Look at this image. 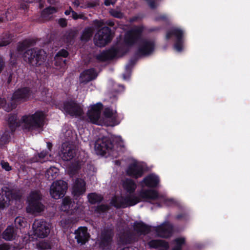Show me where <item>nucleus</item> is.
Masks as SVG:
<instances>
[{
    "instance_id": "f257e3e1",
    "label": "nucleus",
    "mask_w": 250,
    "mask_h": 250,
    "mask_svg": "<svg viewBox=\"0 0 250 250\" xmlns=\"http://www.w3.org/2000/svg\"><path fill=\"white\" fill-rule=\"evenodd\" d=\"M140 198L145 200L162 199L167 205L173 203L171 199H168L164 195L160 194L154 189H143L140 191L139 197L134 195H129L126 197H115L111 201V204L115 207L125 208L133 206L140 201Z\"/></svg>"
},
{
    "instance_id": "f03ea898",
    "label": "nucleus",
    "mask_w": 250,
    "mask_h": 250,
    "mask_svg": "<svg viewBox=\"0 0 250 250\" xmlns=\"http://www.w3.org/2000/svg\"><path fill=\"white\" fill-rule=\"evenodd\" d=\"M23 60L30 66L37 67L43 64L46 59V52L37 48L26 50L22 55Z\"/></svg>"
},
{
    "instance_id": "7ed1b4c3",
    "label": "nucleus",
    "mask_w": 250,
    "mask_h": 250,
    "mask_svg": "<svg viewBox=\"0 0 250 250\" xmlns=\"http://www.w3.org/2000/svg\"><path fill=\"white\" fill-rule=\"evenodd\" d=\"M42 195L39 191H32L28 198V205L26 207V211L31 214L36 215L44 210V206L41 203Z\"/></svg>"
},
{
    "instance_id": "20e7f679",
    "label": "nucleus",
    "mask_w": 250,
    "mask_h": 250,
    "mask_svg": "<svg viewBox=\"0 0 250 250\" xmlns=\"http://www.w3.org/2000/svg\"><path fill=\"white\" fill-rule=\"evenodd\" d=\"M44 118L45 116L42 112L37 111L31 116H23L22 121L25 124L26 128L32 129L42 126Z\"/></svg>"
},
{
    "instance_id": "39448f33",
    "label": "nucleus",
    "mask_w": 250,
    "mask_h": 250,
    "mask_svg": "<svg viewBox=\"0 0 250 250\" xmlns=\"http://www.w3.org/2000/svg\"><path fill=\"white\" fill-rule=\"evenodd\" d=\"M126 52L127 51L125 49L124 46L118 45L97 55L96 58L99 61L104 62L112 59L116 57H122Z\"/></svg>"
},
{
    "instance_id": "423d86ee",
    "label": "nucleus",
    "mask_w": 250,
    "mask_h": 250,
    "mask_svg": "<svg viewBox=\"0 0 250 250\" xmlns=\"http://www.w3.org/2000/svg\"><path fill=\"white\" fill-rule=\"evenodd\" d=\"M111 30L105 26L99 30L94 38V44L99 47H104L112 39Z\"/></svg>"
},
{
    "instance_id": "0eeeda50",
    "label": "nucleus",
    "mask_w": 250,
    "mask_h": 250,
    "mask_svg": "<svg viewBox=\"0 0 250 250\" xmlns=\"http://www.w3.org/2000/svg\"><path fill=\"white\" fill-rule=\"evenodd\" d=\"M30 90L28 88L24 87L19 89L13 94L11 100V107L8 111L15 108L18 103L27 101L30 96Z\"/></svg>"
},
{
    "instance_id": "6e6552de",
    "label": "nucleus",
    "mask_w": 250,
    "mask_h": 250,
    "mask_svg": "<svg viewBox=\"0 0 250 250\" xmlns=\"http://www.w3.org/2000/svg\"><path fill=\"white\" fill-rule=\"evenodd\" d=\"M67 189V183L62 180L56 181L52 183L50 189L51 197L58 199L63 197Z\"/></svg>"
},
{
    "instance_id": "1a4fd4ad",
    "label": "nucleus",
    "mask_w": 250,
    "mask_h": 250,
    "mask_svg": "<svg viewBox=\"0 0 250 250\" xmlns=\"http://www.w3.org/2000/svg\"><path fill=\"white\" fill-rule=\"evenodd\" d=\"M35 235L40 237H46L50 232L49 224L42 220H36L33 224Z\"/></svg>"
},
{
    "instance_id": "9d476101",
    "label": "nucleus",
    "mask_w": 250,
    "mask_h": 250,
    "mask_svg": "<svg viewBox=\"0 0 250 250\" xmlns=\"http://www.w3.org/2000/svg\"><path fill=\"white\" fill-rule=\"evenodd\" d=\"M103 117L101 119V125L113 126L118 124L117 113L109 108H105L103 113Z\"/></svg>"
},
{
    "instance_id": "9b49d317",
    "label": "nucleus",
    "mask_w": 250,
    "mask_h": 250,
    "mask_svg": "<svg viewBox=\"0 0 250 250\" xmlns=\"http://www.w3.org/2000/svg\"><path fill=\"white\" fill-rule=\"evenodd\" d=\"M143 28L137 27L128 31L125 35L124 42L128 46L133 45L142 36Z\"/></svg>"
},
{
    "instance_id": "f8f14e48",
    "label": "nucleus",
    "mask_w": 250,
    "mask_h": 250,
    "mask_svg": "<svg viewBox=\"0 0 250 250\" xmlns=\"http://www.w3.org/2000/svg\"><path fill=\"white\" fill-rule=\"evenodd\" d=\"M113 145L109 138L103 137L98 139L95 144V150L97 153L104 155L107 150L111 149Z\"/></svg>"
},
{
    "instance_id": "ddd939ff",
    "label": "nucleus",
    "mask_w": 250,
    "mask_h": 250,
    "mask_svg": "<svg viewBox=\"0 0 250 250\" xmlns=\"http://www.w3.org/2000/svg\"><path fill=\"white\" fill-rule=\"evenodd\" d=\"M102 108L103 105L101 104H97L91 107L87 112L88 119L91 122L98 125H101L100 113Z\"/></svg>"
},
{
    "instance_id": "4468645a",
    "label": "nucleus",
    "mask_w": 250,
    "mask_h": 250,
    "mask_svg": "<svg viewBox=\"0 0 250 250\" xmlns=\"http://www.w3.org/2000/svg\"><path fill=\"white\" fill-rule=\"evenodd\" d=\"M155 42L151 40H143L140 42L138 49V53L141 56L150 55L154 50Z\"/></svg>"
},
{
    "instance_id": "2eb2a0df",
    "label": "nucleus",
    "mask_w": 250,
    "mask_h": 250,
    "mask_svg": "<svg viewBox=\"0 0 250 250\" xmlns=\"http://www.w3.org/2000/svg\"><path fill=\"white\" fill-rule=\"evenodd\" d=\"M113 236L114 232L112 229H104L100 238V246L103 249H109Z\"/></svg>"
},
{
    "instance_id": "dca6fc26",
    "label": "nucleus",
    "mask_w": 250,
    "mask_h": 250,
    "mask_svg": "<svg viewBox=\"0 0 250 250\" xmlns=\"http://www.w3.org/2000/svg\"><path fill=\"white\" fill-rule=\"evenodd\" d=\"M21 195L16 190H9L5 192V195L0 194V208H3L10 204L11 200L19 199Z\"/></svg>"
},
{
    "instance_id": "f3484780",
    "label": "nucleus",
    "mask_w": 250,
    "mask_h": 250,
    "mask_svg": "<svg viewBox=\"0 0 250 250\" xmlns=\"http://www.w3.org/2000/svg\"><path fill=\"white\" fill-rule=\"evenodd\" d=\"M75 153V146L73 144L67 142L62 144L61 156L64 161L71 160L74 157Z\"/></svg>"
},
{
    "instance_id": "a211bd4d",
    "label": "nucleus",
    "mask_w": 250,
    "mask_h": 250,
    "mask_svg": "<svg viewBox=\"0 0 250 250\" xmlns=\"http://www.w3.org/2000/svg\"><path fill=\"white\" fill-rule=\"evenodd\" d=\"M64 111L71 116H80L83 113L82 107L74 101H68L64 104Z\"/></svg>"
},
{
    "instance_id": "6ab92c4d",
    "label": "nucleus",
    "mask_w": 250,
    "mask_h": 250,
    "mask_svg": "<svg viewBox=\"0 0 250 250\" xmlns=\"http://www.w3.org/2000/svg\"><path fill=\"white\" fill-rule=\"evenodd\" d=\"M127 174L135 178L141 177L143 174V167L137 162L130 164L126 170Z\"/></svg>"
},
{
    "instance_id": "aec40b11",
    "label": "nucleus",
    "mask_w": 250,
    "mask_h": 250,
    "mask_svg": "<svg viewBox=\"0 0 250 250\" xmlns=\"http://www.w3.org/2000/svg\"><path fill=\"white\" fill-rule=\"evenodd\" d=\"M75 238L77 240V242L78 243H81V245L84 244L90 237L86 227H80L75 231Z\"/></svg>"
},
{
    "instance_id": "412c9836",
    "label": "nucleus",
    "mask_w": 250,
    "mask_h": 250,
    "mask_svg": "<svg viewBox=\"0 0 250 250\" xmlns=\"http://www.w3.org/2000/svg\"><path fill=\"white\" fill-rule=\"evenodd\" d=\"M85 183L82 179H77L74 183L72 193L74 196H79L85 191Z\"/></svg>"
},
{
    "instance_id": "4be33fe9",
    "label": "nucleus",
    "mask_w": 250,
    "mask_h": 250,
    "mask_svg": "<svg viewBox=\"0 0 250 250\" xmlns=\"http://www.w3.org/2000/svg\"><path fill=\"white\" fill-rule=\"evenodd\" d=\"M97 74L94 69H89L84 71L80 76L81 83H86L97 77Z\"/></svg>"
},
{
    "instance_id": "5701e85b",
    "label": "nucleus",
    "mask_w": 250,
    "mask_h": 250,
    "mask_svg": "<svg viewBox=\"0 0 250 250\" xmlns=\"http://www.w3.org/2000/svg\"><path fill=\"white\" fill-rule=\"evenodd\" d=\"M172 227L167 224H163L156 229L158 236L161 237L167 238L169 237L172 233Z\"/></svg>"
},
{
    "instance_id": "b1692460",
    "label": "nucleus",
    "mask_w": 250,
    "mask_h": 250,
    "mask_svg": "<svg viewBox=\"0 0 250 250\" xmlns=\"http://www.w3.org/2000/svg\"><path fill=\"white\" fill-rule=\"evenodd\" d=\"M134 230L138 235H146L150 231L149 228L142 222H136L134 223Z\"/></svg>"
},
{
    "instance_id": "393cba45",
    "label": "nucleus",
    "mask_w": 250,
    "mask_h": 250,
    "mask_svg": "<svg viewBox=\"0 0 250 250\" xmlns=\"http://www.w3.org/2000/svg\"><path fill=\"white\" fill-rule=\"evenodd\" d=\"M143 182L146 186L150 188H154L158 185L159 180L157 176L154 175H149L145 177Z\"/></svg>"
},
{
    "instance_id": "a878e982",
    "label": "nucleus",
    "mask_w": 250,
    "mask_h": 250,
    "mask_svg": "<svg viewBox=\"0 0 250 250\" xmlns=\"http://www.w3.org/2000/svg\"><path fill=\"white\" fill-rule=\"evenodd\" d=\"M74 205V202H73L70 198L65 197L62 200V204L60 207V210L63 211L72 210Z\"/></svg>"
},
{
    "instance_id": "bb28decb",
    "label": "nucleus",
    "mask_w": 250,
    "mask_h": 250,
    "mask_svg": "<svg viewBox=\"0 0 250 250\" xmlns=\"http://www.w3.org/2000/svg\"><path fill=\"white\" fill-rule=\"evenodd\" d=\"M7 122L12 132L14 131L16 128L20 126L21 124V121L18 120L16 115H9Z\"/></svg>"
},
{
    "instance_id": "cd10ccee",
    "label": "nucleus",
    "mask_w": 250,
    "mask_h": 250,
    "mask_svg": "<svg viewBox=\"0 0 250 250\" xmlns=\"http://www.w3.org/2000/svg\"><path fill=\"white\" fill-rule=\"evenodd\" d=\"M16 234L14 228L9 226L3 232L2 238L6 241H10L15 238Z\"/></svg>"
},
{
    "instance_id": "c85d7f7f",
    "label": "nucleus",
    "mask_w": 250,
    "mask_h": 250,
    "mask_svg": "<svg viewBox=\"0 0 250 250\" xmlns=\"http://www.w3.org/2000/svg\"><path fill=\"white\" fill-rule=\"evenodd\" d=\"M94 30V28L92 27L85 28L82 32L81 40L85 42L88 41L92 37Z\"/></svg>"
},
{
    "instance_id": "c756f323",
    "label": "nucleus",
    "mask_w": 250,
    "mask_h": 250,
    "mask_svg": "<svg viewBox=\"0 0 250 250\" xmlns=\"http://www.w3.org/2000/svg\"><path fill=\"white\" fill-rule=\"evenodd\" d=\"M171 36H175L177 40L182 39L183 37V31L178 28H172L167 32L166 38L167 39H169Z\"/></svg>"
},
{
    "instance_id": "7c9ffc66",
    "label": "nucleus",
    "mask_w": 250,
    "mask_h": 250,
    "mask_svg": "<svg viewBox=\"0 0 250 250\" xmlns=\"http://www.w3.org/2000/svg\"><path fill=\"white\" fill-rule=\"evenodd\" d=\"M148 244L150 248L155 249L162 247L165 249H167L169 247L168 244L162 240H153L150 241Z\"/></svg>"
},
{
    "instance_id": "2f4dec72",
    "label": "nucleus",
    "mask_w": 250,
    "mask_h": 250,
    "mask_svg": "<svg viewBox=\"0 0 250 250\" xmlns=\"http://www.w3.org/2000/svg\"><path fill=\"white\" fill-rule=\"evenodd\" d=\"M123 186L124 188L129 193L134 192L136 188V185L133 181L128 179L123 181Z\"/></svg>"
},
{
    "instance_id": "473e14b6",
    "label": "nucleus",
    "mask_w": 250,
    "mask_h": 250,
    "mask_svg": "<svg viewBox=\"0 0 250 250\" xmlns=\"http://www.w3.org/2000/svg\"><path fill=\"white\" fill-rule=\"evenodd\" d=\"M58 172V169L56 167H50L46 171L45 176L49 180H52L56 178Z\"/></svg>"
},
{
    "instance_id": "72a5a7b5",
    "label": "nucleus",
    "mask_w": 250,
    "mask_h": 250,
    "mask_svg": "<svg viewBox=\"0 0 250 250\" xmlns=\"http://www.w3.org/2000/svg\"><path fill=\"white\" fill-rule=\"evenodd\" d=\"M76 32L75 31L71 30L65 33L63 36V40L65 42H71L76 36Z\"/></svg>"
},
{
    "instance_id": "f704fd0d",
    "label": "nucleus",
    "mask_w": 250,
    "mask_h": 250,
    "mask_svg": "<svg viewBox=\"0 0 250 250\" xmlns=\"http://www.w3.org/2000/svg\"><path fill=\"white\" fill-rule=\"evenodd\" d=\"M68 55V52L64 50V49H62L61 50H60L59 52H58V53H57L56 56V65L57 64L58 62V61H60L61 63H62V65H65V60H60V58L59 57H67Z\"/></svg>"
},
{
    "instance_id": "c9c22d12",
    "label": "nucleus",
    "mask_w": 250,
    "mask_h": 250,
    "mask_svg": "<svg viewBox=\"0 0 250 250\" xmlns=\"http://www.w3.org/2000/svg\"><path fill=\"white\" fill-rule=\"evenodd\" d=\"M89 201L92 204L100 202L102 200V197L95 193L89 194L88 196Z\"/></svg>"
},
{
    "instance_id": "e433bc0d",
    "label": "nucleus",
    "mask_w": 250,
    "mask_h": 250,
    "mask_svg": "<svg viewBox=\"0 0 250 250\" xmlns=\"http://www.w3.org/2000/svg\"><path fill=\"white\" fill-rule=\"evenodd\" d=\"M32 43V41L29 40H26L18 44L17 50L19 51H22L26 48L29 47Z\"/></svg>"
},
{
    "instance_id": "4c0bfd02",
    "label": "nucleus",
    "mask_w": 250,
    "mask_h": 250,
    "mask_svg": "<svg viewBox=\"0 0 250 250\" xmlns=\"http://www.w3.org/2000/svg\"><path fill=\"white\" fill-rule=\"evenodd\" d=\"M57 11V9L55 7H48L42 11V16L45 18L50 14L56 13Z\"/></svg>"
},
{
    "instance_id": "58836bf2",
    "label": "nucleus",
    "mask_w": 250,
    "mask_h": 250,
    "mask_svg": "<svg viewBox=\"0 0 250 250\" xmlns=\"http://www.w3.org/2000/svg\"><path fill=\"white\" fill-rule=\"evenodd\" d=\"M176 244L172 250H182V246L184 244L185 239L184 238H179L174 240Z\"/></svg>"
},
{
    "instance_id": "ea45409f",
    "label": "nucleus",
    "mask_w": 250,
    "mask_h": 250,
    "mask_svg": "<svg viewBox=\"0 0 250 250\" xmlns=\"http://www.w3.org/2000/svg\"><path fill=\"white\" fill-rule=\"evenodd\" d=\"M11 42V37L10 35H6L0 42V47L5 46Z\"/></svg>"
},
{
    "instance_id": "a19ab883",
    "label": "nucleus",
    "mask_w": 250,
    "mask_h": 250,
    "mask_svg": "<svg viewBox=\"0 0 250 250\" xmlns=\"http://www.w3.org/2000/svg\"><path fill=\"white\" fill-rule=\"evenodd\" d=\"M109 13L111 16L116 18L122 19L124 17L123 13L115 9L110 10Z\"/></svg>"
},
{
    "instance_id": "79ce46f5",
    "label": "nucleus",
    "mask_w": 250,
    "mask_h": 250,
    "mask_svg": "<svg viewBox=\"0 0 250 250\" xmlns=\"http://www.w3.org/2000/svg\"><path fill=\"white\" fill-rule=\"evenodd\" d=\"M38 247L42 250H47L51 248V246L48 242L44 241L40 242L38 245Z\"/></svg>"
},
{
    "instance_id": "37998d69",
    "label": "nucleus",
    "mask_w": 250,
    "mask_h": 250,
    "mask_svg": "<svg viewBox=\"0 0 250 250\" xmlns=\"http://www.w3.org/2000/svg\"><path fill=\"white\" fill-rule=\"evenodd\" d=\"M183 40H177V41L174 45L175 49L178 51H181L183 48Z\"/></svg>"
},
{
    "instance_id": "c03bdc74",
    "label": "nucleus",
    "mask_w": 250,
    "mask_h": 250,
    "mask_svg": "<svg viewBox=\"0 0 250 250\" xmlns=\"http://www.w3.org/2000/svg\"><path fill=\"white\" fill-rule=\"evenodd\" d=\"M10 138V136L8 133H5L0 138V143L1 144H5L7 142Z\"/></svg>"
},
{
    "instance_id": "a18cd8bd",
    "label": "nucleus",
    "mask_w": 250,
    "mask_h": 250,
    "mask_svg": "<svg viewBox=\"0 0 250 250\" xmlns=\"http://www.w3.org/2000/svg\"><path fill=\"white\" fill-rule=\"evenodd\" d=\"M1 166L3 169H4L6 171H9L11 169V167L9 166L8 163L2 161L0 162Z\"/></svg>"
},
{
    "instance_id": "49530a36",
    "label": "nucleus",
    "mask_w": 250,
    "mask_h": 250,
    "mask_svg": "<svg viewBox=\"0 0 250 250\" xmlns=\"http://www.w3.org/2000/svg\"><path fill=\"white\" fill-rule=\"evenodd\" d=\"M72 18L74 20H77L78 19H86V18L83 15H78L76 12H75L74 11H72Z\"/></svg>"
},
{
    "instance_id": "de8ad7c7",
    "label": "nucleus",
    "mask_w": 250,
    "mask_h": 250,
    "mask_svg": "<svg viewBox=\"0 0 250 250\" xmlns=\"http://www.w3.org/2000/svg\"><path fill=\"white\" fill-rule=\"evenodd\" d=\"M108 209V207L106 205H100L97 208V211L100 212H104V211H106Z\"/></svg>"
},
{
    "instance_id": "09e8293b",
    "label": "nucleus",
    "mask_w": 250,
    "mask_h": 250,
    "mask_svg": "<svg viewBox=\"0 0 250 250\" xmlns=\"http://www.w3.org/2000/svg\"><path fill=\"white\" fill-rule=\"evenodd\" d=\"M93 22V24L98 28H101L104 24V23L102 20H95Z\"/></svg>"
},
{
    "instance_id": "8fccbe9b",
    "label": "nucleus",
    "mask_w": 250,
    "mask_h": 250,
    "mask_svg": "<svg viewBox=\"0 0 250 250\" xmlns=\"http://www.w3.org/2000/svg\"><path fill=\"white\" fill-rule=\"evenodd\" d=\"M10 246L7 244H2L0 245V250H9Z\"/></svg>"
},
{
    "instance_id": "3c124183",
    "label": "nucleus",
    "mask_w": 250,
    "mask_h": 250,
    "mask_svg": "<svg viewBox=\"0 0 250 250\" xmlns=\"http://www.w3.org/2000/svg\"><path fill=\"white\" fill-rule=\"evenodd\" d=\"M5 66V62L1 57L0 56V73L1 72Z\"/></svg>"
},
{
    "instance_id": "603ef678",
    "label": "nucleus",
    "mask_w": 250,
    "mask_h": 250,
    "mask_svg": "<svg viewBox=\"0 0 250 250\" xmlns=\"http://www.w3.org/2000/svg\"><path fill=\"white\" fill-rule=\"evenodd\" d=\"M59 23L62 27H65L67 25V22L66 20L64 19H60L59 20Z\"/></svg>"
},
{
    "instance_id": "864d4df0",
    "label": "nucleus",
    "mask_w": 250,
    "mask_h": 250,
    "mask_svg": "<svg viewBox=\"0 0 250 250\" xmlns=\"http://www.w3.org/2000/svg\"><path fill=\"white\" fill-rule=\"evenodd\" d=\"M148 5L152 9H155L157 7V4L153 0H150L148 1Z\"/></svg>"
},
{
    "instance_id": "5fc2aeb1",
    "label": "nucleus",
    "mask_w": 250,
    "mask_h": 250,
    "mask_svg": "<svg viewBox=\"0 0 250 250\" xmlns=\"http://www.w3.org/2000/svg\"><path fill=\"white\" fill-rule=\"evenodd\" d=\"M116 0H104V4L106 6H108L110 4H114Z\"/></svg>"
},
{
    "instance_id": "6e6d98bb",
    "label": "nucleus",
    "mask_w": 250,
    "mask_h": 250,
    "mask_svg": "<svg viewBox=\"0 0 250 250\" xmlns=\"http://www.w3.org/2000/svg\"><path fill=\"white\" fill-rule=\"evenodd\" d=\"M47 155V152L46 151H42L39 154V157L41 159H43L45 158V157Z\"/></svg>"
},
{
    "instance_id": "4d7b16f0",
    "label": "nucleus",
    "mask_w": 250,
    "mask_h": 250,
    "mask_svg": "<svg viewBox=\"0 0 250 250\" xmlns=\"http://www.w3.org/2000/svg\"><path fill=\"white\" fill-rule=\"evenodd\" d=\"M106 24H107V25H109V26H113L114 25V23L113 21H108L106 22L105 23Z\"/></svg>"
},
{
    "instance_id": "13d9d810",
    "label": "nucleus",
    "mask_w": 250,
    "mask_h": 250,
    "mask_svg": "<svg viewBox=\"0 0 250 250\" xmlns=\"http://www.w3.org/2000/svg\"><path fill=\"white\" fill-rule=\"evenodd\" d=\"M73 11V10H72V8L70 7L69 10H67L65 11V14L66 15H70V13H72Z\"/></svg>"
},
{
    "instance_id": "bf43d9fd",
    "label": "nucleus",
    "mask_w": 250,
    "mask_h": 250,
    "mask_svg": "<svg viewBox=\"0 0 250 250\" xmlns=\"http://www.w3.org/2000/svg\"><path fill=\"white\" fill-rule=\"evenodd\" d=\"M47 146L49 150H50L52 147V144L50 142H48L47 143Z\"/></svg>"
},
{
    "instance_id": "052dcab7",
    "label": "nucleus",
    "mask_w": 250,
    "mask_h": 250,
    "mask_svg": "<svg viewBox=\"0 0 250 250\" xmlns=\"http://www.w3.org/2000/svg\"><path fill=\"white\" fill-rule=\"evenodd\" d=\"M21 219L20 218H16V219H15V222L17 223H18L21 226L22 225L21 224Z\"/></svg>"
},
{
    "instance_id": "680f3d73",
    "label": "nucleus",
    "mask_w": 250,
    "mask_h": 250,
    "mask_svg": "<svg viewBox=\"0 0 250 250\" xmlns=\"http://www.w3.org/2000/svg\"><path fill=\"white\" fill-rule=\"evenodd\" d=\"M167 18L166 16H162L159 18V20H167Z\"/></svg>"
},
{
    "instance_id": "e2e57ef3",
    "label": "nucleus",
    "mask_w": 250,
    "mask_h": 250,
    "mask_svg": "<svg viewBox=\"0 0 250 250\" xmlns=\"http://www.w3.org/2000/svg\"><path fill=\"white\" fill-rule=\"evenodd\" d=\"M21 8L23 9H27V7L26 5H25L24 4H21Z\"/></svg>"
},
{
    "instance_id": "0e129e2a",
    "label": "nucleus",
    "mask_w": 250,
    "mask_h": 250,
    "mask_svg": "<svg viewBox=\"0 0 250 250\" xmlns=\"http://www.w3.org/2000/svg\"><path fill=\"white\" fill-rule=\"evenodd\" d=\"M137 18L136 17L133 18H132V19H130L129 20V21H130V22H133V21H135L137 20Z\"/></svg>"
},
{
    "instance_id": "69168bd1",
    "label": "nucleus",
    "mask_w": 250,
    "mask_h": 250,
    "mask_svg": "<svg viewBox=\"0 0 250 250\" xmlns=\"http://www.w3.org/2000/svg\"><path fill=\"white\" fill-rule=\"evenodd\" d=\"M115 163L117 165H120L121 164V162L119 161H115Z\"/></svg>"
},
{
    "instance_id": "338daca9",
    "label": "nucleus",
    "mask_w": 250,
    "mask_h": 250,
    "mask_svg": "<svg viewBox=\"0 0 250 250\" xmlns=\"http://www.w3.org/2000/svg\"><path fill=\"white\" fill-rule=\"evenodd\" d=\"M121 250H130V249L128 247H125V248L122 249Z\"/></svg>"
}]
</instances>
